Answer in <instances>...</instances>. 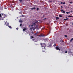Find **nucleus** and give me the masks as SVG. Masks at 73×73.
I'll list each match as a JSON object with an SVG mask.
<instances>
[{"label": "nucleus", "instance_id": "nucleus-1", "mask_svg": "<svg viewBox=\"0 0 73 73\" xmlns=\"http://www.w3.org/2000/svg\"><path fill=\"white\" fill-rule=\"evenodd\" d=\"M30 28V29L32 31V30L33 29V30H34L35 29H36V27H35L33 26V25H32Z\"/></svg>", "mask_w": 73, "mask_h": 73}, {"label": "nucleus", "instance_id": "nucleus-2", "mask_svg": "<svg viewBox=\"0 0 73 73\" xmlns=\"http://www.w3.org/2000/svg\"><path fill=\"white\" fill-rule=\"evenodd\" d=\"M37 23H38V22L37 21H36L34 23H33V24L34 25H37Z\"/></svg>", "mask_w": 73, "mask_h": 73}, {"label": "nucleus", "instance_id": "nucleus-3", "mask_svg": "<svg viewBox=\"0 0 73 73\" xmlns=\"http://www.w3.org/2000/svg\"><path fill=\"white\" fill-rule=\"evenodd\" d=\"M41 46H42V47H44V48H45V44H41Z\"/></svg>", "mask_w": 73, "mask_h": 73}, {"label": "nucleus", "instance_id": "nucleus-4", "mask_svg": "<svg viewBox=\"0 0 73 73\" xmlns=\"http://www.w3.org/2000/svg\"><path fill=\"white\" fill-rule=\"evenodd\" d=\"M1 15H3L4 17H7V15H5L3 13H2Z\"/></svg>", "mask_w": 73, "mask_h": 73}, {"label": "nucleus", "instance_id": "nucleus-5", "mask_svg": "<svg viewBox=\"0 0 73 73\" xmlns=\"http://www.w3.org/2000/svg\"><path fill=\"white\" fill-rule=\"evenodd\" d=\"M56 50H60V49H59L58 47H56Z\"/></svg>", "mask_w": 73, "mask_h": 73}, {"label": "nucleus", "instance_id": "nucleus-6", "mask_svg": "<svg viewBox=\"0 0 73 73\" xmlns=\"http://www.w3.org/2000/svg\"><path fill=\"white\" fill-rule=\"evenodd\" d=\"M61 12L62 13H65V11H64V10H61Z\"/></svg>", "mask_w": 73, "mask_h": 73}, {"label": "nucleus", "instance_id": "nucleus-7", "mask_svg": "<svg viewBox=\"0 0 73 73\" xmlns=\"http://www.w3.org/2000/svg\"><path fill=\"white\" fill-rule=\"evenodd\" d=\"M31 9L32 10H33V9H36V8H35V7H33V8H31Z\"/></svg>", "mask_w": 73, "mask_h": 73}, {"label": "nucleus", "instance_id": "nucleus-8", "mask_svg": "<svg viewBox=\"0 0 73 73\" xmlns=\"http://www.w3.org/2000/svg\"><path fill=\"white\" fill-rule=\"evenodd\" d=\"M19 22L20 23H22L23 22V21H22L21 20H19Z\"/></svg>", "mask_w": 73, "mask_h": 73}, {"label": "nucleus", "instance_id": "nucleus-9", "mask_svg": "<svg viewBox=\"0 0 73 73\" xmlns=\"http://www.w3.org/2000/svg\"><path fill=\"white\" fill-rule=\"evenodd\" d=\"M26 30V28H24V29H23V31H25Z\"/></svg>", "mask_w": 73, "mask_h": 73}, {"label": "nucleus", "instance_id": "nucleus-10", "mask_svg": "<svg viewBox=\"0 0 73 73\" xmlns=\"http://www.w3.org/2000/svg\"><path fill=\"white\" fill-rule=\"evenodd\" d=\"M73 17L72 16L69 15L68 16V17Z\"/></svg>", "mask_w": 73, "mask_h": 73}, {"label": "nucleus", "instance_id": "nucleus-11", "mask_svg": "<svg viewBox=\"0 0 73 73\" xmlns=\"http://www.w3.org/2000/svg\"><path fill=\"white\" fill-rule=\"evenodd\" d=\"M68 20V18H67L66 19H65L64 20L66 21V20Z\"/></svg>", "mask_w": 73, "mask_h": 73}, {"label": "nucleus", "instance_id": "nucleus-12", "mask_svg": "<svg viewBox=\"0 0 73 73\" xmlns=\"http://www.w3.org/2000/svg\"><path fill=\"white\" fill-rule=\"evenodd\" d=\"M8 27H9V28H11H11H12V27H11V26H8Z\"/></svg>", "mask_w": 73, "mask_h": 73}, {"label": "nucleus", "instance_id": "nucleus-13", "mask_svg": "<svg viewBox=\"0 0 73 73\" xmlns=\"http://www.w3.org/2000/svg\"><path fill=\"white\" fill-rule=\"evenodd\" d=\"M33 38H34V37H33V36H31V39Z\"/></svg>", "mask_w": 73, "mask_h": 73}, {"label": "nucleus", "instance_id": "nucleus-14", "mask_svg": "<svg viewBox=\"0 0 73 73\" xmlns=\"http://www.w3.org/2000/svg\"><path fill=\"white\" fill-rule=\"evenodd\" d=\"M58 19H59L58 17H56V20H58Z\"/></svg>", "mask_w": 73, "mask_h": 73}, {"label": "nucleus", "instance_id": "nucleus-15", "mask_svg": "<svg viewBox=\"0 0 73 73\" xmlns=\"http://www.w3.org/2000/svg\"><path fill=\"white\" fill-rule=\"evenodd\" d=\"M23 1V0H19V1L21 3V2H22V1Z\"/></svg>", "mask_w": 73, "mask_h": 73}, {"label": "nucleus", "instance_id": "nucleus-16", "mask_svg": "<svg viewBox=\"0 0 73 73\" xmlns=\"http://www.w3.org/2000/svg\"><path fill=\"white\" fill-rule=\"evenodd\" d=\"M66 13H67V14H68L69 13H70V12H66Z\"/></svg>", "mask_w": 73, "mask_h": 73}, {"label": "nucleus", "instance_id": "nucleus-17", "mask_svg": "<svg viewBox=\"0 0 73 73\" xmlns=\"http://www.w3.org/2000/svg\"><path fill=\"white\" fill-rule=\"evenodd\" d=\"M65 37H67L68 36H67V35H64Z\"/></svg>", "mask_w": 73, "mask_h": 73}, {"label": "nucleus", "instance_id": "nucleus-18", "mask_svg": "<svg viewBox=\"0 0 73 73\" xmlns=\"http://www.w3.org/2000/svg\"><path fill=\"white\" fill-rule=\"evenodd\" d=\"M59 17H62V15H59Z\"/></svg>", "mask_w": 73, "mask_h": 73}, {"label": "nucleus", "instance_id": "nucleus-19", "mask_svg": "<svg viewBox=\"0 0 73 73\" xmlns=\"http://www.w3.org/2000/svg\"><path fill=\"white\" fill-rule=\"evenodd\" d=\"M37 11H38V10L39 9H38V8H37L36 9Z\"/></svg>", "mask_w": 73, "mask_h": 73}, {"label": "nucleus", "instance_id": "nucleus-20", "mask_svg": "<svg viewBox=\"0 0 73 73\" xmlns=\"http://www.w3.org/2000/svg\"><path fill=\"white\" fill-rule=\"evenodd\" d=\"M36 28H38V26L37 25L36 26Z\"/></svg>", "mask_w": 73, "mask_h": 73}, {"label": "nucleus", "instance_id": "nucleus-21", "mask_svg": "<svg viewBox=\"0 0 73 73\" xmlns=\"http://www.w3.org/2000/svg\"><path fill=\"white\" fill-rule=\"evenodd\" d=\"M22 25V24H21L20 25V27H21V26Z\"/></svg>", "mask_w": 73, "mask_h": 73}, {"label": "nucleus", "instance_id": "nucleus-22", "mask_svg": "<svg viewBox=\"0 0 73 73\" xmlns=\"http://www.w3.org/2000/svg\"><path fill=\"white\" fill-rule=\"evenodd\" d=\"M31 33H32V34H34V33L33 32V31H32Z\"/></svg>", "mask_w": 73, "mask_h": 73}, {"label": "nucleus", "instance_id": "nucleus-23", "mask_svg": "<svg viewBox=\"0 0 73 73\" xmlns=\"http://www.w3.org/2000/svg\"><path fill=\"white\" fill-rule=\"evenodd\" d=\"M52 2V1H49V3H51Z\"/></svg>", "mask_w": 73, "mask_h": 73}, {"label": "nucleus", "instance_id": "nucleus-24", "mask_svg": "<svg viewBox=\"0 0 73 73\" xmlns=\"http://www.w3.org/2000/svg\"><path fill=\"white\" fill-rule=\"evenodd\" d=\"M16 29H17V30H18V29H19V28H16Z\"/></svg>", "mask_w": 73, "mask_h": 73}, {"label": "nucleus", "instance_id": "nucleus-25", "mask_svg": "<svg viewBox=\"0 0 73 73\" xmlns=\"http://www.w3.org/2000/svg\"><path fill=\"white\" fill-rule=\"evenodd\" d=\"M70 4H72V2H70Z\"/></svg>", "mask_w": 73, "mask_h": 73}, {"label": "nucleus", "instance_id": "nucleus-26", "mask_svg": "<svg viewBox=\"0 0 73 73\" xmlns=\"http://www.w3.org/2000/svg\"><path fill=\"white\" fill-rule=\"evenodd\" d=\"M34 35H35L36 36V35H37V34L36 33H35V34H34Z\"/></svg>", "mask_w": 73, "mask_h": 73}, {"label": "nucleus", "instance_id": "nucleus-27", "mask_svg": "<svg viewBox=\"0 0 73 73\" xmlns=\"http://www.w3.org/2000/svg\"><path fill=\"white\" fill-rule=\"evenodd\" d=\"M65 4V2H64L63 3V4Z\"/></svg>", "mask_w": 73, "mask_h": 73}, {"label": "nucleus", "instance_id": "nucleus-28", "mask_svg": "<svg viewBox=\"0 0 73 73\" xmlns=\"http://www.w3.org/2000/svg\"><path fill=\"white\" fill-rule=\"evenodd\" d=\"M38 36V37H41V36H40V35H39Z\"/></svg>", "mask_w": 73, "mask_h": 73}, {"label": "nucleus", "instance_id": "nucleus-29", "mask_svg": "<svg viewBox=\"0 0 73 73\" xmlns=\"http://www.w3.org/2000/svg\"><path fill=\"white\" fill-rule=\"evenodd\" d=\"M65 53H68V52L66 51L65 52Z\"/></svg>", "mask_w": 73, "mask_h": 73}, {"label": "nucleus", "instance_id": "nucleus-30", "mask_svg": "<svg viewBox=\"0 0 73 73\" xmlns=\"http://www.w3.org/2000/svg\"><path fill=\"white\" fill-rule=\"evenodd\" d=\"M38 32H37L36 33V34H38Z\"/></svg>", "mask_w": 73, "mask_h": 73}, {"label": "nucleus", "instance_id": "nucleus-31", "mask_svg": "<svg viewBox=\"0 0 73 73\" xmlns=\"http://www.w3.org/2000/svg\"><path fill=\"white\" fill-rule=\"evenodd\" d=\"M60 3H61V4H63V3L62 2H61Z\"/></svg>", "mask_w": 73, "mask_h": 73}, {"label": "nucleus", "instance_id": "nucleus-32", "mask_svg": "<svg viewBox=\"0 0 73 73\" xmlns=\"http://www.w3.org/2000/svg\"><path fill=\"white\" fill-rule=\"evenodd\" d=\"M0 17H1V15L0 14Z\"/></svg>", "mask_w": 73, "mask_h": 73}, {"label": "nucleus", "instance_id": "nucleus-33", "mask_svg": "<svg viewBox=\"0 0 73 73\" xmlns=\"http://www.w3.org/2000/svg\"><path fill=\"white\" fill-rule=\"evenodd\" d=\"M68 53H71V52L69 51L68 52Z\"/></svg>", "mask_w": 73, "mask_h": 73}, {"label": "nucleus", "instance_id": "nucleus-34", "mask_svg": "<svg viewBox=\"0 0 73 73\" xmlns=\"http://www.w3.org/2000/svg\"><path fill=\"white\" fill-rule=\"evenodd\" d=\"M33 41H34V40H35V39H33Z\"/></svg>", "mask_w": 73, "mask_h": 73}, {"label": "nucleus", "instance_id": "nucleus-35", "mask_svg": "<svg viewBox=\"0 0 73 73\" xmlns=\"http://www.w3.org/2000/svg\"><path fill=\"white\" fill-rule=\"evenodd\" d=\"M22 17H23V16H24L23 15H22Z\"/></svg>", "mask_w": 73, "mask_h": 73}, {"label": "nucleus", "instance_id": "nucleus-36", "mask_svg": "<svg viewBox=\"0 0 73 73\" xmlns=\"http://www.w3.org/2000/svg\"><path fill=\"white\" fill-rule=\"evenodd\" d=\"M61 8H62V6H61Z\"/></svg>", "mask_w": 73, "mask_h": 73}, {"label": "nucleus", "instance_id": "nucleus-37", "mask_svg": "<svg viewBox=\"0 0 73 73\" xmlns=\"http://www.w3.org/2000/svg\"><path fill=\"white\" fill-rule=\"evenodd\" d=\"M1 20V19H0V20Z\"/></svg>", "mask_w": 73, "mask_h": 73}, {"label": "nucleus", "instance_id": "nucleus-38", "mask_svg": "<svg viewBox=\"0 0 73 73\" xmlns=\"http://www.w3.org/2000/svg\"><path fill=\"white\" fill-rule=\"evenodd\" d=\"M29 27H31V25H30V26H29Z\"/></svg>", "mask_w": 73, "mask_h": 73}, {"label": "nucleus", "instance_id": "nucleus-39", "mask_svg": "<svg viewBox=\"0 0 73 73\" xmlns=\"http://www.w3.org/2000/svg\"><path fill=\"white\" fill-rule=\"evenodd\" d=\"M66 18H67V17H66Z\"/></svg>", "mask_w": 73, "mask_h": 73}, {"label": "nucleus", "instance_id": "nucleus-40", "mask_svg": "<svg viewBox=\"0 0 73 73\" xmlns=\"http://www.w3.org/2000/svg\"><path fill=\"white\" fill-rule=\"evenodd\" d=\"M2 20H3V19H2Z\"/></svg>", "mask_w": 73, "mask_h": 73}]
</instances>
